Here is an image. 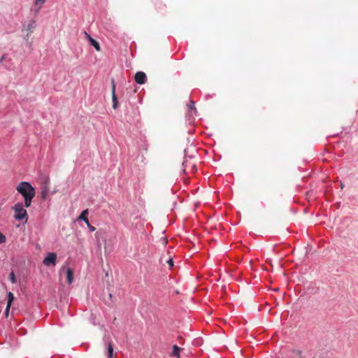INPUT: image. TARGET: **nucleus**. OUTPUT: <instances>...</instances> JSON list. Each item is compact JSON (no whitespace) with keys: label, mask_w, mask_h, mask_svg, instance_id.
<instances>
[{"label":"nucleus","mask_w":358,"mask_h":358,"mask_svg":"<svg viewBox=\"0 0 358 358\" xmlns=\"http://www.w3.org/2000/svg\"><path fill=\"white\" fill-rule=\"evenodd\" d=\"M16 190L23 196L24 199V206L29 208L36 194L34 187L30 182L22 181L17 185Z\"/></svg>","instance_id":"f257e3e1"},{"label":"nucleus","mask_w":358,"mask_h":358,"mask_svg":"<svg viewBox=\"0 0 358 358\" xmlns=\"http://www.w3.org/2000/svg\"><path fill=\"white\" fill-rule=\"evenodd\" d=\"M15 215L14 217L16 220L21 221L25 219V221L28 219V215L27 210L24 208V205L21 202H18L15 204L13 207Z\"/></svg>","instance_id":"f03ea898"},{"label":"nucleus","mask_w":358,"mask_h":358,"mask_svg":"<svg viewBox=\"0 0 358 358\" xmlns=\"http://www.w3.org/2000/svg\"><path fill=\"white\" fill-rule=\"evenodd\" d=\"M57 260V255L55 252H48L46 257L43 259V263L44 265L48 266L50 265L55 266Z\"/></svg>","instance_id":"7ed1b4c3"},{"label":"nucleus","mask_w":358,"mask_h":358,"mask_svg":"<svg viewBox=\"0 0 358 358\" xmlns=\"http://www.w3.org/2000/svg\"><path fill=\"white\" fill-rule=\"evenodd\" d=\"M147 80V76L145 73L143 71H138L135 75V81L139 84L143 85L145 83Z\"/></svg>","instance_id":"20e7f679"},{"label":"nucleus","mask_w":358,"mask_h":358,"mask_svg":"<svg viewBox=\"0 0 358 358\" xmlns=\"http://www.w3.org/2000/svg\"><path fill=\"white\" fill-rule=\"evenodd\" d=\"M50 180L48 178H45V180L43 182V187H42V192H41V198L43 200H46L47 195L49 192V185Z\"/></svg>","instance_id":"39448f33"},{"label":"nucleus","mask_w":358,"mask_h":358,"mask_svg":"<svg viewBox=\"0 0 358 358\" xmlns=\"http://www.w3.org/2000/svg\"><path fill=\"white\" fill-rule=\"evenodd\" d=\"M112 99H113V108L115 109L117 107L118 102H117V97L115 94V82L113 80H112Z\"/></svg>","instance_id":"423d86ee"},{"label":"nucleus","mask_w":358,"mask_h":358,"mask_svg":"<svg viewBox=\"0 0 358 358\" xmlns=\"http://www.w3.org/2000/svg\"><path fill=\"white\" fill-rule=\"evenodd\" d=\"M85 35H86V37L89 40V42L90 43L96 50H100V45L99 44V43L95 40L93 38H92L90 36V35H89L87 32H85Z\"/></svg>","instance_id":"0eeeda50"},{"label":"nucleus","mask_w":358,"mask_h":358,"mask_svg":"<svg viewBox=\"0 0 358 358\" xmlns=\"http://www.w3.org/2000/svg\"><path fill=\"white\" fill-rule=\"evenodd\" d=\"M46 1L47 0H34L35 8H34V11L36 14L40 11L41 8Z\"/></svg>","instance_id":"6e6552de"},{"label":"nucleus","mask_w":358,"mask_h":358,"mask_svg":"<svg viewBox=\"0 0 358 358\" xmlns=\"http://www.w3.org/2000/svg\"><path fill=\"white\" fill-rule=\"evenodd\" d=\"M66 278L68 284L71 285L73 280V271L70 268L66 269Z\"/></svg>","instance_id":"1a4fd4ad"},{"label":"nucleus","mask_w":358,"mask_h":358,"mask_svg":"<svg viewBox=\"0 0 358 358\" xmlns=\"http://www.w3.org/2000/svg\"><path fill=\"white\" fill-rule=\"evenodd\" d=\"M87 215H88V209H85L84 210L82 211V213H80V215H79L78 217V220H83L84 221L85 223L88 222L89 220H88V218H87Z\"/></svg>","instance_id":"9d476101"},{"label":"nucleus","mask_w":358,"mask_h":358,"mask_svg":"<svg viewBox=\"0 0 358 358\" xmlns=\"http://www.w3.org/2000/svg\"><path fill=\"white\" fill-rule=\"evenodd\" d=\"M35 27H36V21L31 20L27 26V30L29 31V34H27L28 36H29V34H30L33 32Z\"/></svg>","instance_id":"9b49d317"},{"label":"nucleus","mask_w":358,"mask_h":358,"mask_svg":"<svg viewBox=\"0 0 358 358\" xmlns=\"http://www.w3.org/2000/svg\"><path fill=\"white\" fill-rule=\"evenodd\" d=\"M14 299H15L14 294L11 292H9L8 293V300H7V306H8V308H10Z\"/></svg>","instance_id":"f8f14e48"},{"label":"nucleus","mask_w":358,"mask_h":358,"mask_svg":"<svg viewBox=\"0 0 358 358\" xmlns=\"http://www.w3.org/2000/svg\"><path fill=\"white\" fill-rule=\"evenodd\" d=\"M180 348L178 347L176 345H174L173 347V351L171 355L174 357H177L178 358L180 357L179 352L180 350Z\"/></svg>","instance_id":"ddd939ff"},{"label":"nucleus","mask_w":358,"mask_h":358,"mask_svg":"<svg viewBox=\"0 0 358 358\" xmlns=\"http://www.w3.org/2000/svg\"><path fill=\"white\" fill-rule=\"evenodd\" d=\"M113 348L111 343H109L108 346L107 357L113 358Z\"/></svg>","instance_id":"4468645a"},{"label":"nucleus","mask_w":358,"mask_h":358,"mask_svg":"<svg viewBox=\"0 0 358 358\" xmlns=\"http://www.w3.org/2000/svg\"><path fill=\"white\" fill-rule=\"evenodd\" d=\"M187 106H188V108H189V110H193V111H194V114H196V107H195V103H194V101H191L188 103Z\"/></svg>","instance_id":"2eb2a0df"},{"label":"nucleus","mask_w":358,"mask_h":358,"mask_svg":"<svg viewBox=\"0 0 358 358\" xmlns=\"http://www.w3.org/2000/svg\"><path fill=\"white\" fill-rule=\"evenodd\" d=\"M9 278L12 283L16 282V278H15V273L13 271L10 272V273L9 275Z\"/></svg>","instance_id":"dca6fc26"},{"label":"nucleus","mask_w":358,"mask_h":358,"mask_svg":"<svg viewBox=\"0 0 358 358\" xmlns=\"http://www.w3.org/2000/svg\"><path fill=\"white\" fill-rule=\"evenodd\" d=\"M4 61L6 62V63H10V59H8L6 55H3L0 58V63L3 64Z\"/></svg>","instance_id":"f3484780"},{"label":"nucleus","mask_w":358,"mask_h":358,"mask_svg":"<svg viewBox=\"0 0 358 358\" xmlns=\"http://www.w3.org/2000/svg\"><path fill=\"white\" fill-rule=\"evenodd\" d=\"M6 241V236L0 232V244L5 243Z\"/></svg>","instance_id":"a211bd4d"},{"label":"nucleus","mask_w":358,"mask_h":358,"mask_svg":"<svg viewBox=\"0 0 358 358\" xmlns=\"http://www.w3.org/2000/svg\"><path fill=\"white\" fill-rule=\"evenodd\" d=\"M87 228L90 229V231H94L96 230V228L90 224V223L88 222L86 223Z\"/></svg>","instance_id":"6ab92c4d"},{"label":"nucleus","mask_w":358,"mask_h":358,"mask_svg":"<svg viewBox=\"0 0 358 358\" xmlns=\"http://www.w3.org/2000/svg\"><path fill=\"white\" fill-rule=\"evenodd\" d=\"M167 263L169 264L170 268H171L173 266V261L171 258H170L168 261H167Z\"/></svg>","instance_id":"aec40b11"},{"label":"nucleus","mask_w":358,"mask_h":358,"mask_svg":"<svg viewBox=\"0 0 358 358\" xmlns=\"http://www.w3.org/2000/svg\"><path fill=\"white\" fill-rule=\"evenodd\" d=\"M10 308H8V306L6 305V308L5 313H4L6 317L8 316Z\"/></svg>","instance_id":"412c9836"},{"label":"nucleus","mask_w":358,"mask_h":358,"mask_svg":"<svg viewBox=\"0 0 358 358\" xmlns=\"http://www.w3.org/2000/svg\"><path fill=\"white\" fill-rule=\"evenodd\" d=\"M185 157H187V155H185ZM182 166H183L184 167H187V158H185V161L183 162V163H182Z\"/></svg>","instance_id":"4be33fe9"},{"label":"nucleus","mask_w":358,"mask_h":358,"mask_svg":"<svg viewBox=\"0 0 358 358\" xmlns=\"http://www.w3.org/2000/svg\"><path fill=\"white\" fill-rule=\"evenodd\" d=\"M341 188H343V183H341Z\"/></svg>","instance_id":"5701e85b"},{"label":"nucleus","mask_w":358,"mask_h":358,"mask_svg":"<svg viewBox=\"0 0 358 358\" xmlns=\"http://www.w3.org/2000/svg\"><path fill=\"white\" fill-rule=\"evenodd\" d=\"M313 358H315V357H313Z\"/></svg>","instance_id":"b1692460"}]
</instances>
